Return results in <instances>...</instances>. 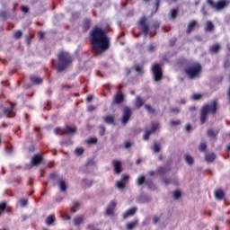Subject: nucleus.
Instances as JSON below:
<instances>
[{
	"label": "nucleus",
	"instance_id": "nucleus-18",
	"mask_svg": "<svg viewBox=\"0 0 230 230\" xmlns=\"http://www.w3.org/2000/svg\"><path fill=\"white\" fill-rule=\"evenodd\" d=\"M134 105L136 109H141V107L145 105V101L143 100V98H141V96L137 95L135 99Z\"/></svg>",
	"mask_w": 230,
	"mask_h": 230
},
{
	"label": "nucleus",
	"instance_id": "nucleus-35",
	"mask_svg": "<svg viewBox=\"0 0 230 230\" xmlns=\"http://www.w3.org/2000/svg\"><path fill=\"white\" fill-rule=\"evenodd\" d=\"M79 208H80V203L78 201L74 202V206L71 208V212L76 213Z\"/></svg>",
	"mask_w": 230,
	"mask_h": 230
},
{
	"label": "nucleus",
	"instance_id": "nucleus-53",
	"mask_svg": "<svg viewBox=\"0 0 230 230\" xmlns=\"http://www.w3.org/2000/svg\"><path fill=\"white\" fill-rule=\"evenodd\" d=\"M171 127H177V125H181V120H171Z\"/></svg>",
	"mask_w": 230,
	"mask_h": 230
},
{
	"label": "nucleus",
	"instance_id": "nucleus-21",
	"mask_svg": "<svg viewBox=\"0 0 230 230\" xmlns=\"http://www.w3.org/2000/svg\"><path fill=\"white\" fill-rule=\"evenodd\" d=\"M195 26H197V21L195 20H191L187 27V33L188 35H190V33H191V31H193V28H195Z\"/></svg>",
	"mask_w": 230,
	"mask_h": 230
},
{
	"label": "nucleus",
	"instance_id": "nucleus-60",
	"mask_svg": "<svg viewBox=\"0 0 230 230\" xmlns=\"http://www.w3.org/2000/svg\"><path fill=\"white\" fill-rule=\"evenodd\" d=\"M159 220H161V217H159L157 216L153 217V224H157V222H159Z\"/></svg>",
	"mask_w": 230,
	"mask_h": 230
},
{
	"label": "nucleus",
	"instance_id": "nucleus-27",
	"mask_svg": "<svg viewBox=\"0 0 230 230\" xmlns=\"http://www.w3.org/2000/svg\"><path fill=\"white\" fill-rule=\"evenodd\" d=\"M220 51V44L217 43L209 49L210 53H217Z\"/></svg>",
	"mask_w": 230,
	"mask_h": 230
},
{
	"label": "nucleus",
	"instance_id": "nucleus-59",
	"mask_svg": "<svg viewBox=\"0 0 230 230\" xmlns=\"http://www.w3.org/2000/svg\"><path fill=\"white\" fill-rule=\"evenodd\" d=\"M7 13H6V11H2V12H0V17L2 18V19H6V17H7Z\"/></svg>",
	"mask_w": 230,
	"mask_h": 230
},
{
	"label": "nucleus",
	"instance_id": "nucleus-31",
	"mask_svg": "<svg viewBox=\"0 0 230 230\" xmlns=\"http://www.w3.org/2000/svg\"><path fill=\"white\" fill-rule=\"evenodd\" d=\"M214 29H215V25L213 24V22L208 21L207 22L206 31H212Z\"/></svg>",
	"mask_w": 230,
	"mask_h": 230
},
{
	"label": "nucleus",
	"instance_id": "nucleus-58",
	"mask_svg": "<svg viewBox=\"0 0 230 230\" xmlns=\"http://www.w3.org/2000/svg\"><path fill=\"white\" fill-rule=\"evenodd\" d=\"M177 42V39L176 38H172V40H170L169 41V46H175V43Z\"/></svg>",
	"mask_w": 230,
	"mask_h": 230
},
{
	"label": "nucleus",
	"instance_id": "nucleus-28",
	"mask_svg": "<svg viewBox=\"0 0 230 230\" xmlns=\"http://www.w3.org/2000/svg\"><path fill=\"white\" fill-rule=\"evenodd\" d=\"M133 69L137 72V73H138V75H143V65L141 66V65H137V64H136V65H134V66H133Z\"/></svg>",
	"mask_w": 230,
	"mask_h": 230
},
{
	"label": "nucleus",
	"instance_id": "nucleus-13",
	"mask_svg": "<svg viewBox=\"0 0 230 230\" xmlns=\"http://www.w3.org/2000/svg\"><path fill=\"white\" fill-rule=\"evenodd\" d=\"M116 209V201L111 200L107 208H106V215L108 217H111L114 215V210Z\"/></svg>",
	"mask_w": 230,
	"mask_h": 230
},
{
	"label": "nucleus",
	"instance_id": "nucleus-43",
	"mask_svg": "<svg viewBox=\"0 0 230 230\" xmlns=\"http://www.w3.org/2000/svg\"><path fill=\"white\" fill-rule=\"evenodd\" d=\"M14 39L16 40H19V39H21V37H22V31H16L14 32V35H13Z\"/></svg>",
	"mask_w": 230,
	"mask_h": 230
},
{
	"label": "nucleus",
	"instance_id": "nucleus-40",
	"mask_svg": "<svg viewBox=\"0 0 230 230\" xmlns=\"http://www.w3.org/2000/svg\"><path fill=\"white\" fill-rule=\"evenodd\" d=\"M199 152H206L208 150V145L205 142L199 144Z\"/></svg>",
	"mask_w": 230,
	"mask_h": 230
},
{
	"label": "nucleus",
	"instance_id": "nucleus-6",
	"mask_svg": "<svg viewBox=\"0 0 230 230\" xmlns=\"http://www.w3.org/2000/svg\"><path fill=\"white\" fill-rule=\"evenodd\" d=\"M207 3L216 12H220V10H224V8H227V6H229L230 1L229 0H219L215 3L213 0H207Z\"/></svg>",
	"mask_w": 230,
	"mask_h": 230
},
{
	"label": "nucleus",
	"instance_id": "nucleus-19",
	"mask_svg": "<svg viewBox=\"0 0 230 230\" xmlns=\"http://www.w3.org/2000/svg\"><path fill=\"white\" fill-rule=\"evenodd\" d=\"M56 220H57V217H55V214H50L47 217L45 220V224H47V226H53Z\"/></svg>",
	"mask_w": 230,
	"mask_h": 230
},
{
	"label": "nucleus",
	"instance_id": "nucleus-32",
	"mask_svg": "<svg viewBox=\"0 0 230 230\" xmlns=\"http://www.w3.org/2000/svg\"><path fill=\"white\" fill-rule=\"evenodd\" d=\"M151 31H155V30H159V28H161V22H155L152 25H151Z\"/></svg>",
	"mask_w": 230,
	"mask_h": 230
},
{
	"label": "nucleus",
	"instance_id": "nucleus-45",
	"mask_svg": "<svg viewBox=\"0 0 230 230\" xmlns=\"http://www.w3.org/2000/svg\"><path fill=\"white\" fill-rule=\"evenodd\" d=\"M19 203L21 204L22 208H26V206H28V199L22 198L19 200Z\"/></svg>",
	"mask_w": 230,
	"mask_h": 230
},
{
	"label": "nucleus",
	"instance_id": "nucleus-57",
	"mask_svg": "<svg viewBox=\"0 0 230 230\" xmlns=\"http://www.w3.org/2000/svg\"><path fill=\"white\" fill-rule=\"evenodd\" d=\"M6 210V202L0 203V211Z\"/></svg>",
	"mask_w": 230,
	"mask_h": 230
},
{
	"label": "nucleus",
	"instance_id": "nucleus-51",
	"mask_svg": "<svg viewBox=\"0 0 230 230\" xmlns=\"http://www.w3.org/2000/svg\"><path fill=\"white\" fill-rule=\"evenodd\" d=\"M99 134L100 136H105V126L99 127Z\"/></svg>",
	"mask_w": 230,
	"mask_h": 230
},
{
	"label": "nucleus",
	"instance_id": "nucleus-26",
	"mask_svg": "<svg viewBox=\"0 0 230 230\" xmlns=\"http://www.w3.org/2000/svg\"><path fill=\"white\" fill-rule=\"evenodd\" d=\"M76 132V128L66 126L65 128V134H75Z\"/></svg>",
	"mask_w": 230,
	"mask_h": 230
},
{
	"label": "nucleus",
	"instance_id": "nucleus-38",
	"mask_svg": "<svg viewBox=\"0 0 230 230\" xmlns=\"http://www.w3.org/2000/svg\"><path fill=\"white\" fill-rule=\"evenodd\" d=\"M126 185H127V184L124 183L121 180L116 181V186H117V188H119V190H125V186H126Z\"/></svg>",
	"mask_w": 230,
	"mask_h": 230
},
{
	"label": "nucleus",
	"instance_id": "nucleus-64",
	"mask_svg": "<svg viewBox=\"0 0 230 230\" xmlns=\"http://www.w3.org/2000/svg\"><path fill=\"white\" fill-rule=\"evenodd\" d=\"M29 152L33 154V152H35V146L31 145V146H29Z\"/></svg>",
	"mask_w": 230,
	"mask_h": 230
},
{
	"label": "nucleus",
	"instance_id": "nucleus-15",
	"mask_svg": "<svg viewBox=\"0 0 230 230\" xmlns=\"http://www.w3.org/2000/svg\"><path fill=\"white\" fill-rule=\"evenodd\" d=\"M58 186L62 193L67 191V184L66 183V181L64 179L60 178L58 181Z\"/></svg>",
	"mask_w": 230,
	"mask_h": 230
},
{
	"label": "nucleus",
	"instance_id": "nucleus-5",
	"mask_svg": "<svg viewBox=\"0 0 230 230\" xmlns=\"http://www.w3.org/2000/svg\"><path fill=\"white\" fill-rule=\"evenodd\" d=\"M138 30L145 35V37H154L157 34V31H150V23L148 22V17L142 16L137 21Z\"/></svg>",
	"mask_w": 230,
	"mask_h": 230
},
{
	"label": "nucleus",
	"instance_id": "nucleus-4",
	"mask_svg": "<svg viewBox=\"0 0 230 230\" xmlns=\"http://www.w3.org/2000/svg\"><path fill=\"white\" fill-rule=\"evenodd\" d=\"M218 111V100L214 99L211 101L210 104H205L200 109L199 119L202 125L208 121V114H217Z\"/></svg>",
	"mask_w": 230,
	"mask_h": 230
},
{
	"label": "nucleus",
	"instance_id": "nucleus-46",
	"mask_svg": "<svg viewBox=\"0 0 230 230\" xmlns=\"http://www.w3.org/2000/svg\"><path fill=\"white\" fill-rule=\"evenodd\" d=\"M128 179H129V176L127 175V174H122L121 175V178H120V181L124 183V184H127V182H128Z\"/></svg>",
	"mask_w": 230,
	"mask_h": 230
},
{
	"label": "nucleus",
	"instance_id": "nucleus-12",
	"mask_svg": "<svg viewBox=\"0 0 230 230\" xmlns=\"http://www.w3.org/2000/svg\"><path fill=\"white\" fill-rule=\"evenodd\" d=\"M112 166L115 175H119L121 172H123V169L121 168V161L119 160H113L112 161Z\"/></svg>",
	"mask_w": 230,
	"mask_h": 230
},
{
	"label": "nucleus",
	"instance_id": "nucleus-9",
	"mask_svg": "<svg viewBox=\"0 0 230 230\" xmlns=\"http://www.w3.org/2000/svg\"><path fill=\"white\" fill-rule=\"evenodd\" d=\"M2 109V115L3 118L5 116L6 118H13L15 116V113L13 112V109H15V103H11V107L9 108H4L3 105L0 106Z\"/></svg>",
	"mask_w": 230,
	"mask_h": 230
},
{
	"label": "nucleus",
	"instance_id": "nucleus-1",
	"mask_svg": "<svg viewBox=\"0 0 230 230\" xmlns=\"http://www.w3.org/2000/svg\"><path fill=\"white\" fill-rule=\"evenodd\" d=\"M107 30L100 28L98 26L93 27L90 31V42L93 51H107L111 46L109 36H107Z\"/></svg>",
	"mask_w": 230,
	"mask_h": 230
},
{
	"label": "nucleus",
	"instance_id": "nucleus-34",
	"mask_svg": "<svg viewBox=\"0 0 230 230\" xmlns=\"http://www.w3.org/2000/svg\"><path fill=\"white\" fill-rule=\"evenodd\" d=\"M146 181V178H145V175H142L140 177H138L137 181V184L138 186H143V184H145Z\"/></svg>",
	"mask_w": 230,
	"mask_h": 230
},
{
	"label": "nucleus",
	"instance_id": "nucleus-54",
	"mask_svg": "<svg viewBox=\"0 0 230 230\" xmlns=\"http://www.w3.org/2000/svg\"><path fill=\"white\" fill-rule=\"evenodd\" d=\"M57 177H58V174L57 172H51L49 176V179H50V181H53L57 179Z\"/></svg>",
	"mask_w": 230,
	"mask_h": 230
},
{
	"label": "nucleus",
	"instance_id": "nucleus-11",
	"mask_svg": "<svg viewBox=\"0 0 230 230\" xmlns=\"http://www.w3.org/2000/svg\"><path fill=\"white\" fill-rule=\"evenodd\" d=\"M125 102V95L121 90H119L117 93L113 96V102L116 105H119V103H123Z\"/></svg>",
	"mask_w": 230,
	"mask_h": 230
},
{
	"label": "nucleus",
	"instance_id": "nucleus-20",
	"mask_svg": "<svg viewBox=\"0 0 230 230\" xmlns=\"http://www.w3.org/2000/svg\"><path fill=\"white\" fill-rule=\"evenodd\" d=\"M102 119L107 125H114V116L112 115L104 116Z\"/></svg>",
	"mask_w": 230,
	"mask_h": 230
},
{
	"label": "nucleus",
	"instance_id": "nucleus-37",
	"mask_svg": "<svg viewBox=\"0 0 230 230\" xmlns=\"http://www.w3.org/2000/svg\"><path fill=\"white\" fill-rule=\"evenodd\" d=\"M136 226H137V221L129 222L127 224V230H132Z\"/></svg>",
	"mask_w": 230,
	"mask_h": 230
},
{
	"label": "nucleus",
	"instance_id": "nucleus-62",
	"mask_svg": "<svg viewBox=\"0 0 230 230\" xmlns=\"http://www.w3.org/2000/svg\"><path fill=\"white\" fill-rule=\"evenodd\" d=\"M88 112H93V111H96V107L90 105L87 107Z\"/></svg>",
	"mask_w": 230,
	"mask_h": 230
},
{
	"label": "nucleus",
	"instance_id": "nucleus-10",
	"mask_svg": "<svg viewBox=\"0 0 230 230\" xmlns=\"http://www.w3.org/2000/svg\"><path fill=\"white\" fill-rule=\"evenodd\" d=\"M157 128H159L158 123L151 124V129L146 128L143 137L144 141H148V139H150V136H152V134H154V132H155Z\"/></svg>",
	"mask_w": 230,
	"mask_h": 230
},
{
	"label": "nucleus",
	"instance_id": "nucleus-30",
	"mask_svg": "<svg viewBox=\"0 0 230 230\" xmlns=\"http://www.w3.org/2000/svg\"><path fill=\"white\" fill-rule=\"evenodd\" d=\"M91 28V20H85L83 23V30L85 31H89Z\"/></svg>",
	"mask_w": 230,
	"mask_h": 230
},
{
	"label": "nucleus",
	"instance_id": "nucleus-42",
	"mask_svg": "<svg viewBox=\"0 0 230 230\" xmlns=\"http://www.w3.org/2000/svg\"><path fill=\"white\" fill-rule=\"evenodd\" d=\"M182 193L181 192V190H175L174 192H172V197L177 200L178 199H181Z\"/></svg>",
	"mask_w": 230,
	"mask_h": 230
},
{
	"label": "nucleus",
	"instance_id": "nucleus-48",
	"mask_svg": "<svg viewBox=\"0 0 230 230\" xmlns=\"http://www.w3.org/2000/svg\"><path fill=\"white\" fill-rule=\"evenodd\" d=\"M75 153L76 155H82L84 154V149L82 147H76Z\"/></svg>",
	"mask_w": 230,
	"mask_h": 230
},
{
	"label": "nucleus",
	"instance_id": "nucleus-14",
	"mask_svg": "<svg viewBox=\"0 0 230 230\" xmlns=\"http://www.w3.org/2000/svg\"><path fill=\"white\" fill-rule=\"evenodd\" d=\"M43 160H44V158L42 157V155H34L31 157V165L32 166H39V164H40V163H42Z\"/></svg>",
	"mask_w": 230,
	"mask_h": 230
},
{
	"label": "nucleus",
	"instance_id": "nucleus-49",
	"mask_svg": "<svg viewBox=\"0 0 230 230\" xmlns=\"http://www.w3.org/2000/svg\"><path fill=\"white\" fill-rule=\"evenodd\" d=\"M145 184L147 185L149 189L154 188V181L151 179L146 180Z\"/></svg>",
	"mask_w": 230,
	"mask_h": 230
},
{
	"label": "nucleus",
	"instance_id": "nucleus-3",
	"mask_svg": "<svg viewBox=\"0 0 230 230\" xmlns=\"http://www.w3.org/2000/svg\"><path fill=\"white\" fill-rule=\"evenodd\" d=\"M51 64L56 68L57 73H63L73 64V56L68 52L61 51L58 54V63L52 59Z\"/></svg>",
	"mask_w": 230,
	"mask_h": 230
},
{
	"label": "nucleus",
	"instance_id": "nucleus-44",
	"mask_svg": "<svg viewBox=\"0 0 230 230\" xmlns=\"http://www.w3.org/2000/svg\"><path fill=\"white\" fill-rule=\"evenodd\" d=\"M82 181L84 182L86 188H91V186H93V181H89V180L84 178L82 180Z\"/></svg>",
	"mask_w": 230,
	"mask_h": 230
},
{
	"label": "nucleus",
	"instance_id": "nucleus-47",
	"mask_svg": "<svg viewBox=\"0 0 230 230\" xmlns=\"http://www.w3.org/2000/svg\"><path fill=\"white\" fill-rule=\"evenodd\" d=\"M178 10L177 9H172L171 11V17L172 19H177V13H178Z\"/></svg>",
	"mask_w": 230,
	"mask_h": 230
},
{
	"label": "nucleus",
	"instance_id": "nucleus-8",
	"mask_svg": "<svg viewBox=\"0 0 230 230\" xmlns=\"http://www.w3.org/2000/svg\"><path fill=\"white\" fill-rule=\"evenodd\" d=\"M130 118H132V109L128 106H125L122 110V117H121V122L123 125H127L128 121L130 120Z\"/></svg>",
	"mask_w": 230,
	"mask_h": 230
},
{
	"label": "nucleus",
	"instance_id": "nucleus-52",
	"mask_svg": "<svg viewBox=\"0 0 230 230\" xmlns=\"http://www.w3.org/2000/svg\"><path fill=\"white\" fill-rule=\"evenodd\" d=\"M147 51L149 53H153V51H155V46L154 45V43H151L148 48H147Z\"/></svg>",
	"mask_w": 230,
	"mask_h": 230
},
{
	"label": "nucleus",
	"instance_id": "nucleus-56",
	"mask_svg": "<svg viewBox=\"0 0 230 230\" xmlns=\"http://www.w3.org/2000/svg\"><path fill=\"white\" fill-rule=\"evenodd\" d=\"M202 98V95L200 93H193L192 94V99L194 100H200Z\"/></svg>",
	"mask_w": 230,
	"mask_h": 230
},
{
	"label": "nucleus",
	"instance_id": "nucleus-41",
	"mask_svg": "<svg viewBox=\"0 0 230 230\" xmlns=\"http://www.w3.org/2000/svg\"><path fill=\"white\" fill-rule=\"evenodd\" d=\"M185 161L190 165L193 164L194 162L193 157H191L190 155H185Z\"/></svg>",
	"mask_w": 230,
	"mask_h": 230
},
{
	"label": "nucleus",
	"instance_id": "nucleus-63",
	"mask_svg": "<svg viewBox=\"0 0 230 230\" xmlns=\"http://www.w3.org/2000/svg\"><path fill=\"white\" fill-rule=\"evenodd\" d=\"M71 85L69 84H63L61 85V91H64L65 89H71Z\"/></svg>",
	"mask_w": 230,
	"mask_h": 230
},
{
	"label": "nucleus",
	"instance_id": "nucleus-36",
	"mask_svg": "<svg viewBox=\"0 0 230 230\" xmlns=\"http://www.w3.org/2000/svg\"><path fill=\"white\" fill-rule=\"evenodd\" d=\"M156 172L158 175H165V173L168 172V169L164 167H158Z\"/></svg>",
	"mask_w": 230,
	"mask_h": 230
},
{
	"label": "nucleus",
	"instance_id": "nucleus-24",
	"mask_svg": "<svg viewBox=\"0 0 230 230\" xmlns=\"http://www.w3.org/2000/svg\"><path fill=\"white\" fill-rule=\"evenodd\" d=\"M216 199H218V200H222L224 197H226V194L224 193V190L222 189H218L215 191Z\"/></svg>",
	"mask_w": 230,
	"mask_h": 230
},
{
	"label": "nucleus",
	"instance_id": "nucleus-33",
	"mask_svg": "<svg viewBox=\"0 0 230 230\" xmlns=\"http://www.w3.org/2000/svg\"><path fill=\"white\" fill-rule=\"evenodd\" d=\"M145 109L149 114H155V109L152 108L150 104H146Z\"/></svg>",
	"mask_w": 230,
	"mask_h": 230
},
{
	"label": "nucleus",
	"instance_id": "nucleus-23",
	"mask_svg": "<svg viewBox=\"0 0 230 230\" xmlns=\"http://www.w3.org/2000/svg\"><path fill=\"white\" fill-rule=\"evenodd\" d=\"M215 159H217V155H215V153L208 154L205 156V161L207 163H213V161H215Z\"/></svg>",
	"mask_w": 230,
	"mask_h": 230
},
{
	"label": "nucleus",
	"instance_id": "nucleus-25",
	"mask_svg": "<svg viewBox=\"0 0 230 230\" xmlns=\"http://www.w3.org/2000/svg\"><path fill=\"white\" fill-rule=\"evenodd\" d=\"M73 222L75 226H80V224H83L84 222V217L83 216H77L74 217Z\"/></svg>",
	"mask_w": 230,
	"mask_h": 230
},
{
	"label": "nucleus",
	"instance_id": "nucleus-29",
	"mask_svg": "<svg viewBox=\"0 0 230 230\" xmlns=\"http://www.w3.org/2000/svg\"><path fill=\"white\" fill-rule=\"evenodd\" d=\"M152 150L155 154H159L161 152V145L159 143H155L152 146Z\"/></svg>",
	"mask_w": 230,
	"mask_h": 230
},
{
	"label": "nucleus",
	"instance_id": "nucleus-7",
	"mask_svg": "<svg viewBox=\"0 0 230 230\" xmlns=\"http://www.w3.org/2000/svg\"><path fill=\"white\" fill-rule=\"evenodd\" d=\"M152 71L155 82H161V80H163V68L161 65H159V63L153 64Z\"/></svg>",
	"mask_w": 230,
	"mask_h": 230
},
{
	"label": "nucleus",
	"instance_id": "nucleus-39",
	"mask_svg": "<svg viewBox=\"0 0 230 230\" xmlns=\"http://www.w3.org/2000/svg\"><path fill=\"white\" fill-rule=\"evenodd\" d=\"M87 145H96L98 143V138L96 137H90L86 140Z\"/></svg>",
	"mask_w": 230,
	"mask_h": 230
},
{
	"label": "nucleus",
	"instance_id": "nucleus-50",
	"mask_svg": "<svg viewBox=\"0 0 230 230\" xmlns=\"http://www.w3.org/2000/svg\"><path fill=\"white\" fill-rule=\"evenodd\" d=\"M21 11L22 12V13H28V12H30V7L26 5H22Z\"/></svg>",
	"mask_w": 230,
	"mask_h": 230
},
{
	"label": "nucleus",
	"instance_id": "nucleus-17",
	"mask_svg": "<svg viewBox=\"0 0 230 230\" xmlns=\"http://www.w3.org/2000/svg\"><path fill=\"white\" fill-rule=\"evenodd\" d=\"M136 211H137V208L132 207L123 214V218L127 219L128 217H134V215H136Z\"/></svg>",
	"mask_w": 230,
	"mask_h": 230
},
{
	"label": "nucleus",
	"instance_id": "nucleus-22",
	"mask_svg": "<svg viewBox=\"0 0 230 230\" xmlns=\"http://www.w3.org/2000/svg\"><path fill=\"white\" fill-rule=\"evenodd\" d=\"M207 135L208 136V137H213V139H216L217 136H218V131L214 130L213 128H209L207 131Z\"/></svg>",
	"mask_w": 230,
	"mask_h": 230
},
{
	"label": "nucleus",
	"instance_id": "nucleus-16",
	"mask_svg": "<svg viewBox=\"0 0 230 230\" xmlns=\"http://www.w3.org/2000/svg\"><path fill=\"white\" fill-rule=\"evenodd\" d=\"M30 80H31V84H33L34 85H40V84H42V82H44L42 77L38 76V75H31Z\"/></svg>",
	"mask_w": 230,
	"mask_h": 230
},
{
	"label": "nucleus",
	"instance_id": "nucleus-55",
	"mask_svg": "<svg viewBox=\"0 0 230 230\" xmlns=\"http://www.w3.org/2000/svg\"><path fill=\"white\" fill-rule=\"evenodd\" d=\"M45 33L42 31H38V37L40 38V40H42L45 37Z\"/></svg>",
	"mask_w": 230,
	"mask_h": 230
},
{
	"label": "nucleus",
	"instance_id": "nucleus-2",
	"mask_svg": "<svg viewBox=\"0 0 230 230\" xmlns=\"http://www.w3.org/2000/svg\"><path fill=\"white\" fill-rule=\"evenodd\" d=\"M178 66H187L183 72L186 76L190 78V80H195V78H199L200 74L202 73V65L199 62H191L184 58H181L177 61Z\"/></svg>",
	"mask_w": 230,
	"mask_h": 230
},
{
	"label": "nucleus",
	"instance_id": "nucleus-61",
	"mask_svg": "<svg viewBox=\"0 0 230 230\" xmlns=\"http://www.w3.org/2000/svg\"><path fill=\"white\" fill-rule=\"evenodd\" d=\"M201 13H203L204 16L208 15V11L206 10V5H203L201 7Z\"/></svg>",
	"mask_w": 230,
	"mask_h": 230
}]
</instances>
